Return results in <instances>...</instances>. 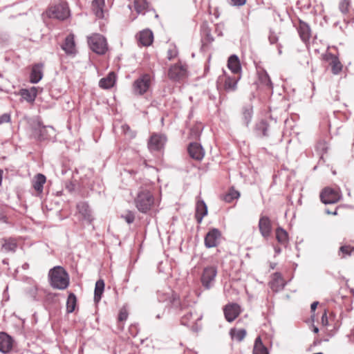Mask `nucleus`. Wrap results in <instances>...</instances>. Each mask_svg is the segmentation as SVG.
<instances>
[{"mask_svg":"<svg viewBox=\"0 0 354 354\" xmlns=\"http://www.w3.org/2000/svg\"><path fill=\"white\" fill-rule=\"evenodd\" d=\"M90 48L97 54L103 55L107 50L106 39L100 34H93L88 37Z\"/></svg>","mask_w":354,"mask_h":354,"instance_id":"6","label":"nucleus"},{"mask_svg":"<svg viewBox=\"0 0 354 354\" xmlns=\"http://www.w3.org/2000/svg\"><path fill=\"white\" fill-rule=\"evenodd\" d=\"M62 48L67 55H74L76 53L75 43L73 34H70L66 37L64 42L62 45Z\"/></svg>","mask_w":354,"mask_h":354,"instance_id":"22","label":"nucleus"},{"mask_svg":"<svg viewBox=\"0 0 354 354\" xmlns=\"http://www.w3.org/2000/svg\"><path fill=\"white\" fill-rule=\"evenodd\" d=\"M216 275L217 267L216 266H207L203 269L201 282L205 289L209 290L214 286Z\"/></svg>","mask_w":354,"mask_h":354,"instance_id":"7","label":"nucleus"},{"mask_svg":"<svg viewBox=\"0 0 354 354\" xmlns=\"http://www.w3.org/2000/svg\"><path fill=\"white\" fill-rule=\"evenodd\" d=\"M276 239L280 244L286 246L288 243V232L281 227H277L276 229Z\"/></svg>","mask_w":354,"mask_h":354,"instance_id":"33","label":"nucleus"},{"mask_svg":"<svg viewBox=\"0 0 354 354\" xmlns=\"http://www.w3.org/2000/svg\"><path fill=\"white\" fill-rule=\"evenodd\" d=\"M257 129L261 132L263 136L267 137L269 136V125L266 121H261L257 124Z\"/></svg>","mask_w":354,"mask_h":354,"instance_id":"39","label":"nucleus"},{"mask_svg":"<svg viewBox=\"0 0 354 354\" xmlns=\"http://www.w3.org/2000/svg\"><path fill=\"white\" fill-rule=\"evenodd\" d=\"M177 50L174 48V49H169L167 52V58L168 59L171 60L174 58H175L176 56H177Z\"/></svg>","mask_w":354,"mask_h":354,"instance_id":"49","label":"nucleus"},{"mask_svg":"<svg viewBox=\"0 0 354 354\" xmlns=\"http://www.w3.org/2000/svg\"><path fill=\"white\" fill-rule=\"evenodd\" d=\"M27 266H28V264H27V263H25V264L23 266V268H26Z\"/></svg>","mask_w":354,"mask_h":354,"instance_id":"57","label":"nucleus"},{"mask_svg":"<svg viewBox=\"0 0 354 354\" xmlns=\"http://www.w3.org/2000/svg\"><path fill=\"white\" fill-rule=\"evenodd\" d=\"M299 35L303 42L307 43L311 37V28L305 21L299 19L297 27Z\"/></svg>","mask_w":354,"mask_h":354,"instance_id":"17","label":"nucleus"},{"mask_svg":"<svg viewBox=\"0 0 354 354\" xmlns=\"http://www.w3.org/2000/svg\"><path fill=\"white\" fill-rule=\"evenodd\" d=\"M268 39L270 44H274L277 43V41H278V37L274 34V32H270L268 37Z\"/></svg>","mask_w":354,"mask_h":354,"instance_id":"50","label":"nucleus"},{"mask_svg":"<svg viewBox=\"0 0 354 354\" xmlns=\"http://www.w3.org/2000/svg\"><path fill=\"white\" fill-rule=\"evenodd\" d=\"M133 202L140 212L147 214L154 206L155 198L149 187L142 186L134 196Z\"/></svg>","mask_w":354,"mask_h":354,"instance_id":"1","label":"nucleus"},{"mask_svg":"<svg viewBox=\"0 0 354 354\" xmlns=\"http://www.w3.org/2000/svg\"><path fill=\"white\" fill-rule=\"evenodd\" d=\"M350 6V0H342L339 4V9L342 14L345 15L348 12Z\"/></svg>","mask_w":354,"mask_h":354,"instance_id":"41","label":"nucleus"},{"mask_svg":"<svg viewBox=\"0 0 354 354\" xmlns=\"http://www.w3.org/2000/svg\"><path fill=\"white\" fill-rule=\"evenodd\" d=\"M46 14L49 18L64 20L68 17L70 11L67 3H62L50 8Z\"/></svg>","mask_w":354,"mask_h":354,"instance_id":"8","label":"nucleus"},{"mask_svg":"<svg viewBox=\"0 0 354 354\" xmlns=\"http://www.w3.org/2000/svg\"><path fill=\"white\" fill-rule=\"evenodd\" d=\"M241 79V75H229L225 72L220 75L217 80L218 86H222L227 92L235 91L237 88V83Z\"/></svg>","mask_w":354,"mask_h":354,"instance_id":"4","label":"nucleus"},{"mask_svg":"<svg viewBox=\"0 0 354 354\" xmlns=\"http://www.w3.org/2000/svg\"><path fill=\"white\" fill-rule=\"evenodd\" d=\"M134 8L138 13L143 12L147 6L145 0H136L134 2Z\"/></svg>","mask_w":354,"mask_h":354,"instance_id":"40","label":"nucleus"},{"mask_svg":"<svg viewBox=\"0 0 354 354\" xmlns=\"http://www.w3.org/2000/svg\"><path fill=\"white\" fill-rule=\"evenodd\" d=\"M253 109L251 106H244L241 113V121L243 125L248 127L252 118Z\"/></svg>","mask_w":354,"mask_h":354,"instance_id":"31","label":"nucleus"},{"mask_svg":"<svg viewBox=\"0 0 354 354\" xmlns=\"http://www.w3.org/2000/svg\"><path fill=\"white\" fill-rule=\"evenodd\" d=\"M151 84V75L143 74L133 82L132 86L133 93L136 95H142L147 92Z\"/></svg>","mask_w":354,"mask_h":354,"instance_id":"5","label":"nucleus"},{"mask_svg":"<svg viewBox=\"0 0 354 354\" xmlns=\"http://www.w3.org/2000/svg\"><path fill=\"white\" fill-rule=\"evenodd\" d=\"M104 0H93L92 2V10L95 16L100 19L104 17Z\"/></svg>","mask_w":354,"mask_h":354,"instance_id":"30","label":"nucleus"},{"mask_svg":"<svg viewBox=\"0 0 354 354\" xmlns=\"http://www.w3.org/2000/svg\"><path fill=\"white\" fill-rule=\"evenodd\" d=\"M187 151L190 157L196 160H201L205 156V151L202 146L197 142L190 143Z\"/></svg>","mask_w":354,"mask_h":354,"instance_id":"18","label":"nucleus"},{"mask_svg":"<svg viewBox=\"0 0 354 354\" xmlns=\"http://www.w3.org/2000/svg\"><path fill=\"white\" fill-rule=\"evenodd\" d=\"M258 225L261 236L265 239H268L272 232V223L269 217L261 216Z\"/></svg>","mask_w":354,"mask_h":354,"instance_id":"14","label":"nucleus"},{"mask_svg":"<svg viewBox=\"0 0 354 354\" xmlns=\"http://www.w3.org/2000/svg\"><path fill=\"white\" fill-rule=\"evenodd\" d=\"M77 209L79 213L82 215L83 219L88 223H91L93 220L91 210L88 205L85 202H81L77 204Z\"/></svg>","mask_w":354,"mask_h":354,"instance_id":"23","label":"nucleus"},{"mask_svg":"<svg viewBox=\"0 0 354 354\" xmlns=\"http://www.w3.org/2000/svg\"><path fill=\"white\" fill-rule=\"evenodd\" d=\"M116 81V75L114 72H111L108 75L102 78L99 82V86L102 88L109 89L112 88Z\"/></svg>","mask_w":354,"mask_h":354,"instance_id":"27","label":"nucleus"},{"mask_svg":"<svg viewBox=\"0 0 354 354\" xmlns=\"http://www.w3.org/2000/svg\"><path fill=\"white\" fill-rule=\"evenodd\" d=\"M227 67L234 75H239V73L241 71V66L238 56L236 55L230 56L227 60Z\"/></svg>","mask_w":354,"mask_h":354,"instance_id":"25","label":"nucleus"},{"mask_svg":"<svg viewBox=\"0 0 354 354\" xmlns=\"http://www.w3.org/2000/svg\"><path fill=\"white\" fill-rule=\"evenodd\" d=\"M230 335L232 339H234L239 342H241L246 335V330L243 328L236 329L232 328L230 330Z\"/></svg>","mask_w":354,"mask_h":354,"instance_id":"36","label":"nucleus"},{"mask_svg":"<svg viewBox=\"0 0 354 354\" xmlns=\"http://www.w3.org/2000/svg\"><path fill=\"white\" fill-rule=\"evenodd\" d=\"M76 303V296L73 293H70L66 301V310L68 313H71L75 310Z\"/></svg>","mask_w":354,"mask_h":354,"instance_id":"37","label":"nucleus"},{"mask_svg":"<svg viewBox=\"0 0 354 354\" xmlns=\"http://www.w3.org/2000/svg\"><path fill=\"white\" fill-rule=\"evenodd\" d=\"M122 218H124L127 223L131 224L135 220V215L132 212L128 211L125 214L122 215Z\"/></svg>","mask_w":354,"mask_h":354,"instance_id":"44","label":"nucleus"},{"mask_svg":"<svg viewBox=\"0 0 354 354\" xmlns=\"http://www.w3.org/2000/svg\"><path fill=\"white\" fill-rule=\"evenodd\" d=\"M318 305V302L317 301H315L313 302L311 306H310V308H311V310H315L317 306Z\"/></svg>","mask_w":354,"mask_h":354,"instance_id":"53","label":"nucleus"},{"mask_svg":"<svg viewBox=\"0 0 354 354\" xmlns=\"http://www.w3.org/2000/svg\"><path fill=\"white\" fill-rule=\"evenodd\" d=\"M342 196L340 192L330 187H326L320 194V198L325 204H333L338 202Z\"/></svg>","mask_w":354,"mask_h":354,"instance_id":"10","label":"nucleus"},{"mask_svg":"<svg viewBox=\"0 0 354 354\" xmlns=\"http://www.w3.org/2000/svg\"><path fill=\"white\" fill-rule=\"evenodd\" d=\"M48 277L50 284L53 288L65 290L69 285V275L62 266H57L50 269Z\"/></svg>","mask_w":354,"mask_h":354,"instance_id":"2","label":"nucleus"},{"mask_svg":"<svg viewBox=\"0 0 354 354\" xmlns=\"http://www.w3.org/2000/svg\"><path fill=\"white\" fill-rule=\"evenodd\" d=\"M13 346V339L4 332L0 333V351L6 353L10 352Z\"/></svg>","mask_w":354,"mask_h":354,"instance_id":"20","label":"nucleus"},{"mask_svg":"<svg viewBox=\"0 0 354 354\" xmlns=\"http://www.w3.org/2000/svg\"><path fill=\"white\" fill-rule=\"evenodd\" d=\"M10 121V115L9 113H4L0 115V124L8 123Z\"/></svg>","mask_w":354,"mask_h":354,"instance_id":"47","label":"nucleus"},{"mask_svg":"<svg viewBox=\"0 0 354 354\" xmlns=\"http://www.w3.org/2000/svg\"><path fill=\"white\" fill-rule=\"evenodd\" d=\"M20 93L24 100L28 102H32L37 95V89L34 86L30 89H21Z\"/></svg>","mask_w":354,"mask_h":354,"instance_id":"29","label":"nucleus"},{"mask_svg":"<svg viewBox=\"0 0 354 354\" xmlns=\"http://www.w3.org/2000/svg\"><path fill=\"white\" fill-rule=\"evenodd\" d=\"M314 354H323L322 353H314Z\"/></svg>","mask_w":354,"mask_h":354,"instance_id":"61","label":"nucleus"},{"mask_svg":"<svg viewBox=\"0 0 354 354\" xmlns=\"http://www.w3.org/2000/svg\"><path fill=\"white\" fill-rule=\"evenodd\" d=\"M202 319V315L198 313L195 309H190L181 317V324L184 326H190Z\"/></svg>","mask_w":354,"mask_h":354,"instance_id":"16","label":"nucleus"},{"mask_svg":"<svg viewBox=\"0 0 354 354\" xmlns=\"http://www.w3.org/2000/svg\"><path fill=\"white\" fill-rule=\"evenodd\" d=\"M317 149L325 153L327 151L326 143L324 141H320L317 145Z\"/></svg>","mask_w":354,"mask_h":354,"instance_id":"48","label":"nucleus"},{"mask_svg":"<svg viewBox=\"0 0 354 354\" xmlns=\"http://www.w3.org/2000/svg\"><path fill=\"white\" fill-rule=\"evenodd\" d=\"M353 252H354V247L351 245H343L339 248V253L343 254V257L351 255Z\"/></svg>","mask_w":354,"mask_h":354,"instance_id":"43","label":"nucleus"},{"mask_svg":"<svg viewBox=\"0 0 354 354\" xmlns=\"http://www.w3.org/2000/svg\"><path fill=\"white\" fill-rule=\"evenodd\" d=\"M324 59L328 62L334 75H337L342 71L343 66L337 56L330 53H326L324 55Z\"/></svg>","mask_w":354,"mask_h":354,"instance_id":"19","label":"nucleus"},{"mask_svg":"<svg viewBox=\"0 0 354 354\" xmlns=\"http://www.w3.org/2000/svg\"><path fill=\"white\" fill-rule=\"evenodd\" d=\"M277 252H280V250H276Z\"/></svg>","mask_w":354,"mask_h":354,"instance_id":"60","label":"nucleus"},{"mask_svg":"<svg viewBox=\"0 0 354 354\" xmlns=\"http://www.w3.org/2000/svg\"><path fill=\"white\" fill-rule=\"evenodd\" d=\"M104 281L102 279H99L95 283L94 290V300L95 302H99L102 298L104 290Z\"/></svg>","mask_w":354,"mask_h":354,"instance_id":"34","label":"nucleus"},{"mask_svg":"<svg viewBox=\"0 0 354 354\" xmlns=\"http://www.w3.org/2000/svg\"><path fill=\"white\" fill-rule=\"evenodd\" d=\"M260 82L268 86L269 88H272V82L268 74L266 72H262L259 74Z\"/></svg>","mask_w":354,"mask_h":354,"instance_id":"42","label":"nucleus"},{"mask_svg":"<svg viewBox=\"0 0 354 354\" xmlns=\"http://www.w3.org/2000/svg\"><path fill=\"white\" fill-rule=\"evenodd\" d=\"M240 196V194L235 189H230L227 194L223 196V200L227 203H231L234 199H237Z\"/></svg>","mask_w":354,"mask_h":354,"instance_id":"38","label":"nucleus"},{"mask_svg":"<svg viewBox=\"0 0 354 354\" xmlns=\"http://www.w3.org/2000/svg\"><path fill=\"white\" fill-rule=\"evenodd\" d=\"M32 135L37 140H51L55 136V130L51 126H44L37 120L31 124Z\"/></svg>","mask_w":354,"mask_h":354,"instance_id":"3","label":"nucleus"},{"mask_svg":"<svg viewBox=\"0 0 354 354\" xmlns=\"http://www.w3.org/2000/svg\"><path fill=\"white\" fill-rule=\"evenodd\" d=\"M318 330H318V328H315V329H314V332H315V333H317V332H318Z\"/></svg>","mask_w":354,"mask_h":354,"instance_id":"56","label":"nucleus"},{"mask_svg":"<svg viewBox=\"0 0 354 354\" xmlns=\"http://www.w3.org/2000/svg\"><path fill=\"white\" fill-rule=\"evenodd\" d=\"M221 237V232L216 228L211 229L205 237V245L208 248L216 247Z\"/></svg>","mask_w":354,"mask_h":354,"instance_id":"11","label":"nucleus"},{"mask_svg":"<svg viewBox=\"0 0 354 354\" xmlns=\"http://www.w3.org/2000/svg\"><path fill=\"white\" fill-rule=\"evenodd\" d=\"M279 53L281 54V48L279 47Z\"/></svg>","mask_w":354,"mask_h":354,"instance_id":"59","label":"nucleus"},{"mask_svg":"<svg viewBox=\"0 0 354 354\" xmlns=\"http://www.w3.org/2000/svg\"><path fill=\"white\" fill-rule=\"evenodd\" d=\"M153 39V32L150 30H144L140 32L138 41L141 45L149 46L152 44Z\"/></svg>","mask_w":354,"mask_h":354,"instance_id":"26","label":"nucleus"},{"mask_svg":"<svg viewBox=\"0 0 354 354\" xmlns=\"http://www.w3.org/2000/svg\"><path fill=\"white\" fill-rule=\"evenodd\" d=\"M191 136L193 138H198L200 136V130H194V129L191 130Z\"/></svg>","mask_w":354,"mask_h":354,"instance_id":"52","label":"nucleus"},{"mask_svg":"<svg viewBox=\"0 0 354 354\" xmlns=\"http://www.w3.org/2000/svg\"><path fill=\"white\" fill-rule=\"evenodd\" d=\"M44 64H36L32 66L30 75V81L32 84L38 83L43 77Z\"/></svg>","mask_w":354,"mask_h":354,"instance_id":"21","label":"nucleus"},{"mask_svg":"<svg viewBox=\"0 0 354 354\" xmlns=\"http://www.w3.org/2000/svg\"><path fill=\"white\" fill-rule=\"evenodd\" d=\"M322 324L323 326H327L328 324L326 312H324V313L322 316Z\"/></svg>","mask_w":354,"mask_h":354,"instance_id":"51","label":"nucleus"},{"mask_svg":"<svg viewBox=\"0 0 354 354\" xmlns=\"http://www.w3.org/2000/svg\"><path fill=\"white\" fill-rule=\"evenodd\" d=\"M224 315L226 320L229 322H233L241 313V307L236 304H230L225 306Z\"/></svg>","mask_w":354,"mask_h":354,"instance_id":"15","label":"nucleus"},{"mask_svg":"<svg viewBox=\"0 0 354 354\" xmlns=\"http://www.w3.org/2000/svg\"><path fill=\"white\" fill-rule=\"evenodd\" d=\"M122 129L124 130V131L125 132V133H127V131L129 130V127L128 125H123L122 126Z\"/></svg>","mask_w":354,"mask_h":354,"instance_id":"54","label":"nucleus"},{"mask_svg":"<svg viewBox=\"0 0 354 354\" xmlns=\"http://www.w3.org/2000/svg\"><path fill=\"white\" fill-rule=\"evenodd\" d=\"M275 276L277 277H280V274H278V273H275Z\"/></svg>","mask_w":354,"mask_h":354,"instance_id":"58","label":"nucleus"},{"mask_svg":"<svg viewBox=\"0 0 354 354\" xmlns=\"http://www.w3.org/2000/svg\"><path fill=\"white\" fill-rule=\"evenodd\" d=\"M186 68L180 64L171 66L169 70L168 76L173 81H179L186 75Z\"/></svg>","mask_w":354,"mask_h":354,"instance_id":"13","label":"nucleus"},{"mask_svg":"<svg viewBox=\"0 0 354 354\" xmlns=\"http://www.w3.org/2000/svg\"><path fill=\"white\" fill-rule=\"evenodd\" d=\"M17 247V244L15 239H4L1 246V250L4 252H15Z\"/></svg>","mask_w":354,"mask_h":354,"instance_id":"35","label":"nucleus"},{"mask_svg":"<svg viewBox=\"0 0 354 354\" xmlns=\"http://www.w3.org/2000/svg\"><path fill=\"white\" fill-rule=\"evenodd\" d=\"M0 220L3 221V222H6V217L5 216H2V217L0 218Z\"/></svg>","mask_w":354,"mask_h":354,"instance_id":"55","label":"nucleus"},{"mask_svg":"<svg viewBox=\"0 0 354 354\" xmlns=\"http://www.w3.org/2000/svg\"><path fill=\"white\" fill-rule=\"evenodd\" d=\"M167 138L165 136L154 133L148 142V148L151 151H159L164 147Z\"/></svg>","mask_w":354,"mask_h":354,"instance_id":"12","label":"nucleus"},{"mask_svg":"<svg viewBox=\"0 0 354 354\" xmlns=\"http://www.w3.org/2000/svg\"><path fill=\"white\" fill-rule=\"evenodd\" d=\"M46 178L44 174H37L32 180V187L35 190L41 194L43 192L44 185L46 183Z\"/></svg>","mask_w":354,"mask_h":354,"instance_id":"28","label":"nucleus"},{"mask_svg":"<svg viewBox=\"0 0 354 354\" xmlns=\"http://www.w3.org/2000/svg\"><path fill=\"white\" fill-rule=\"evenodd\" d=\"M253 354H269L267 348L263 345L261 338L258 336L254 341Z\"/></svg>","mask_w":354,"mask_h":354,"instance_id":"32","label":"nucleus"},{"mask_svg":"<svg viewBox=\"0 0 354 354\" xmlns=\"http://www.w3.org/2000/svg\"><path fill=\"white\" fill-rule=\"evenodd\" d=\"M228 2L233 6H242L245 4L246 0H228Z\"/></svg>","mask_w":354,"mask_h":354,"instance_id":"46","label":"nucleus"},{"mask_svg":"<svg viewBox=\"0 0 354 354\" xmlns=\"http://www.w3.org/2000/svg\"><path fill=\"white\" fill-rule=\"evenodd\" d=\"M158 299L160 302H165L171 307L176 308H183L179 297L176 293L171 290H169L167 292L158 291Z\"/></svg>","mask_w":354,"mask_h":354,"instance_id":"9","label":"nucleus"},{"mask_svg":"<svg viewBox=\"0 0 354 354\" xmlns=\"http://www.w3.org/2000/svg\"><path fill=\"white\" fill-rule=\"evenodd\" d=\"M207 214V207L205 203L202 200H198L196 205L195 218L198 223H201L203 218Z\"/></svg>","mask_w":354,"mask_h":354,"instance_id":"24","label":"nucleus"},{"mask_svg":"<svg viewBox=\"0 0 354 354\" xmlns=\"http://www.w3.org/2000/svg\"><path fill=\"white\" fill-rule=\"evenodd\" d=\"M127 317H128L127 310L125 308H122L120 310V313L118 315V321L119 322L126 321Z\"/></svg>","mask_w":354,"mask_h":354,"instance_id":"45","label":"nucleus"}]
</instances>
